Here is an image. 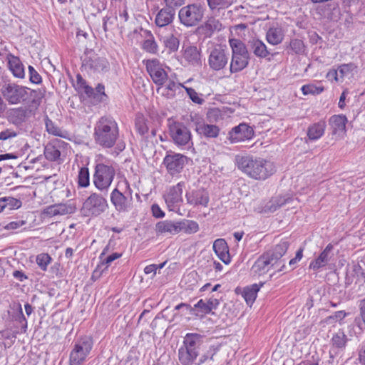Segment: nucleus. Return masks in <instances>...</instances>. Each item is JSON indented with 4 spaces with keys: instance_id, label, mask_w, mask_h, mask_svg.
<instances>
[{
    "instance_id": "f257e3e1",
    "label": "nucleus",
    "mask_w": 365,
    "mask_h": 365,
    "mask_svg": "<svg viewBox=\"0 0 365 365\" xmlns=\"http://www.w3.org/2000/svg\"><path fill=\"white\" fill-rule=\"evenodd\" d=\"M235 163L240 171L256 180H265L277 170L273 162L250 155H237Z\"/></svg>"
},
{
    "instance_id": "f03ea898",
    "label": "nucleus",
    "mask_w": 365,
    "mask_h": 365,
    "mask_svg": "<svg viewBox=\"0 0 365 365\" xmlns=\"http://www.w3.org/2000/svg\"><path fill=\"white\" fill-rule=\"evenodd\" d=\"M289 243L281 241L272 250L262 254L255 262L252 270L258 275L267 272L271 268L277 271H282L284 267V260L282 257L287 252Z\"/></svg>"
},
{
    "instance_id": "7ed1b4c3",
    "label": "nucleus",
    "mask_w": 365,
    "mask_h": 365,
    "mask_svg": "<svg viewBox=\"0 0 365 365\" xmlns=\"http://www.w3.org/2000/svg\"><path fill=\"white\" fill-rule=\"evenodd\" d=\"M119 136L118 123L110 116L101 117L95 124L93 137L96 144L104 148L114 146Z\"/></svg>"
},
{
    "instance_id": "20e7f679",
    "label": "nucleus",
    "mask_w": 365,
    "mask_h": 365,
    "mask_svg": "<svg viewBox=\"0 0 365 365\" xmlns=\"http://www.w3.org/2000/svg\"><path fill=\"white\" fill-rule=\"evenodd\" d=\"M133 190L125 179L120 180L110 194V202L118 212H128L133 208Z\"/></svg>"
},
{
    "instance_id": "39448f33",
    "label": "nucleus",
    "mask_w": 365,
    "mask_h": 365,
    "mask_svg": "<svg viewBox=\"0 0 365 365\" xmlns=\"http://www.w3.org/2000/svg\"><path fill=\"white\" fill-rule=\"evenodd\" d=\"M230 46L232 48L230 71L231 73H237L248 66L250 54L245 43L239 39H230Z\"/></svg>"
},
{
    "instance_id": "423d86ee",
    "label": "nucleus",
    "mask_w": 365,
    "mask_h": 365,
    "mask_svg": "<svg viewBox=\"0 0 365 365\" xmlns=\"http://www.w3.org/2000/svg\"><path fill=\"white\" fill-rule=\"evenodd\" d=\"M205 12V8L201 4H190L179 10L178 19L186 28L195 27L202 21Z\"/></svg>"
},
{
    "instance_id": "0eeeda50",
    "label": "nucleus",
    "mask_w": 365,
    "mask_h": 365,
    "mask_svg": "<svg viewBox=\"0 0 365 365\" xmlns=\"http://www.w3.org/2000/svg\"><path fill=\"white\" fill-rule=\"evenodd\" d=\"M115 175V169L113 165L97 163L93 175V183L101 192H108Z\"/></svg>"
},
{
    "instance_id": "6e6552de",
    "label": "nucleus",
    "mask_w": 365,
    "mask_h": 365,
    "mask_svg": "<svg viewBox=\"0 0 365 365\" xmlns=\"http://www.w3.org/2000/svg\"><path fill=\"white\" fill-rule=\"evenodd\" d=\"M108 209V203L101 194L91 192L84 200L81 212L85 217H97Z\"/></svg>"
},
{
    "instance_id": "1a4fd4ad",
    "label": "nucleus",
    "mask_w": 365,
    "mask_h": 365,
    "mask_svg": "<svg viewBox=\"0 0 365 365\" xmlns=\"http://www.w3.org/2000/svg\"><path fill=\"white\" fill-rule=\"evenodd\" d=\"M1 93L4 98L11 105L19 104L29 99V88L6 81L1 86Z\"/></svg>"
},
{
    "instance_id": "9d476101",
    "label": "nucleus",
    "mask_w": 365,
    "mask_h": 365,
    "mask_svg": "<svg viewBox=\"0 0 365 365\" xmlns=\"http://www.w3.org/2000/svg\"><path fill=\"white\" fill-rule=\"evenodd\" d=\"M93 342L90 336H84L77 339L73 344L69 356L70 365H81L87 359Z\"/></svg>"
},
{
    "instance_id": "9b49d317",
    "label": "nucleus",
    "mask_w": 365,
    "mask_h": 365,
    "mask_svg": "<svg viewBox=\"0 0 365 365\" xmlns=\"http://www.w3.org/2000/svg\"><path fill=\"white\" fill-rule=\"evenodd\" d=\"M169 134L178 146L192 144L190 129L182 123L173 121L169 124Z\"/></svg>"
},
{
    "instance_id": "f8f14e48",
    "label": "nucleus",
    "mask_w": 365,
    "mask_h": 365,
    "mask_svg": "<svg viewBox=\"0 0 365 365\" xmlns=\"http://www.w3.org/2000/svg\"><path fill=\"white\" fill-rule=\"evenodd\" d=\"M229 61V53L220 45H216L209 51L208 66L210 69L219 71L226 67Z\"/></svg>"
},
{
    "instance_id": "ddd939ff",
    "label": "nucleus",
    "mask_w": 365,
    "mask_h": 365,
    "mask_svg": "<svg viewBox=\"0 0 365 365\" xmlns=\"http://www.w3.org/2000/svg\"><path fill=\"white\" fill-rule=\"evenodd\" d=\"M187 158L180 153L167 152L163 160V165L165 166L168 173L175 177L178 175L183 170Z\"/></svg>"
},
{
    "instance_id": "4468645a",
    "label": "nucleus",
    "mask_w": 365,
    "mask_h": 365,
    "mask_svg": "<svg viewBox=\"0 0 365 365\" xmlns=\"http://www.w3.org/2000/svg\"><path fill=\"white\" fill-rule=\"evenodd\" d=\"M185 185V182H179L176 185L170 187L164 194L163 198L170 211L175 212L180 209L182 202V195Z\"/></svg>"
},
{
    "instance_id": "2eb2a0df",
    "label": "nucleus",
    "mask_w": 365,
    "mask_h": 365,
    "mask_svg": "<svg viewBox=\"0 0 365 365\" xmlns=\"http://www.w3.org/2000/svg\"><path fill=\"white\" fill-rule=\"evenodd\" d=\"M146 70L153 82L158 86H163L168 80V74L160 61L156 59H149L145 61Z\"/></svg>"
},
{
    "instance_id": "dca6fc26",
    "label": "nucleus",
    "mask_w": 365,
    "mask_h": 365,
    "mask_svg": "<svg viewBox=\"0 0 365 365\" xmlns=\"http://www.w3.org/2000/svg\"><path fill=\"white\" fill-rule=\"evenodd\" d=\"M228 135L231 143H238L251 139L254 135V130L248 125L240 123L239 125L234 127Z\"/></svg>"
},
{
    "instance_id": "f3484780",
    "label": "nucleus",
    "mask_w": 365,
    "mask_h": 365,
    "mask_svg": "<svg viewBox=\"0 0 365 365\" xmlns=\"http://www.w3.org/2000/svg\"><path fill=\"white\" fill-rule=\"evenodd\" d=\"M185 198L187 203L193 207L202 206L206 207L210 201L208 192L202 188L187 192Z\"/></svg>"
},
{
    "instance_id": "a211bd4d",
    "label": "nucleus",
    "mask_w": 365,
    "mask_h": 365,
    "mask_svg": "<svg viewBox=\"0 0 365 365\" xmlns=\"http://www.w3.org/2000/svg\"><path fill=\"white\" fill-rule=\"evenodd\" d=\"M292 200L293 198L289 194L273 197L262 207L260 212L263 214L272 213Z\"/></svg>"
},
{
    "instance_id": "6ab92c4d",
    "label": "nucleus",
    "mask_w": 365,
    "mask_h": 365,
    "mask_svg": "<svg viewBox=\"0 0 365 365\" xmlns=\"http://www.w3.org/2000/svg\"><path fill=\"white\" fill-rule=\"evenodd\" d=\"M31 115V110L24 107L11 108L7 112V119L12 124L19 126Z\"/></svg>"
},
{
    "instance_id": "aec40b11",
    "label": "nucleus",
    "mask_w": 365,
    "mask_h": 365,
    "mask_svg": "<svg viewBox=\"0 0 365 365\" xmlns=\"http://www.w3.org/2000/svg\"><path fill=\"white\" fill-rule=\"evenodd\" d=\"M175 16V11L165 6L158 11L155 24L158 27H165L173 22Z\"/></svg>"
},
{
    "instance_id": "412c9836",
    "label": "nucleus",
    "mask_w": 365,
    "mask_h": 365,
    "mask_svg": "<svg viewBox=\"0 0 365 365\" xmlns=\"http://www.w3.org/2000/svg\"><path fill=\"white\" fill-rule=\"evenodd\" d=\"M220 302L217 299L210 297L208 299H200L193 307L195 308V312L197 316H203L211 313L213 309H216Z\"/></svg>"
},
{
    "instance_id": "4be33fe9",
    "label": "nucleus",
    "mask_w": 365,
    "mask_h": 365,
    "mask_svg": "<svg viewBox=\"0 0 365 365\" xmlns=\"http://www.w3.org/2000/svg\"><path fill=\"white\" fill-rule=\"evenodd\" d=\"M155 230L157 234L161 235H174L180 232L178 221L174 222L172 220H163L157 222Z\"/></svg>"
},
{
    "instance_id": "5701e85b",
    "label": "nucleus",
    "mask_w": 365,
    "mask_h": 365,
    "mask_svg": "<svg viewBox=\"0 0 365 365\" xmlns=\"http://www.w3.org/2000/svg\"><path fill=\"white\" fill-rule=\"evenodd\" d=\"M85 66L89 67L94 72L106 73L110 69V64L103 57L93 56L86 61Z\"/></svg>"
},
{
    "instance_id": "b1692460",
    "label": "nucleus",
    "mask_w": 365,
    "mask_h": 365,
    "mask_svg": "<svg viewBox=\"0 0 365 365\" xmlns=\"http://www.w3.org/2000/svg\"><path fill=\"white\" fill-rule=\"evenodd\" d=\"M332 250L333 245L329 244L325 247V249L321 252L319 257L311 262L309 264V269H312L313 270H318L320 268L325 267L331 259V252Z\"/></svg>"
},
{
    "instance_id": "393cba45",
    "label": "nucleus",
    "mask_w": 365,
    "mask_h": 365,
    "mask_svg": "<svg viewBox=\"0 0 365 365\" xmlns=\"http://www.w3.org/2000/svg\"><path fill=\"white\" fill-rule=\"evenodd\" d=\"M347 118L344 115H334L329 120V123L331 129L332 135H341L346 132V124Z\"/></svg>"
},
{
    "instance_id": "a878e982",
    "label": "nucleus",
    "mask_w": 365,
    "mask_h": 365,
    "mask_svg": "<svg viewBox=\"0 0 365 365\" xmlns=\"http://www.w3.org/2000/svg\"><path fill=\"white\" fill-rule=\"evenodd\" d=\"M222 25L219 19L215 17H210L199 27L200 32L207 38H210L215 31H220Z\"/></svg>"
},
{
    "instance_id": "bb28decb",
    "label": "nucleus",
    "mask_w": 365,
    "mask_h": 365,
    "mask_svg": "<svg viewBox=\"0 0 365 365\" xmlns=\"http://www.w3.org/2000/svg\"><path fill=\"white\" fill-rule=\"evenodd\" d=\"M84 92L89 98H93L95 103L104 102L108 98L105 93V86L102 83H98L95 88L89 86H85Z\"/></svg>"
},
{
    "instance_id": "cd10ccee",
    "label": "nucleus",
    "mask_w": 365,
    "mask_h": 365,
    "mask_svg": "<svg viewBox=\"0 0 365 365\" xmlns=\"http://www.w3.org/2000/svg\"><path fill=\"white\" fill-rule=\"evenodd\" d=\"M187 346L182 345L178 349V359L182 365H192L199 356V351H195Z\"/></svg>"
},
{
    "instance_id": "c85d7f7f",
    "label": "nucleus",
    "mask_w": 365,
    "mask_h": 365,
    "mask_svg": "<svg viewBox=\"0 0 365 365\" xmlns=\"http://www.w3.org/2000/svg\"><path fill=\"white\" fill-rule=\"evenodd\" d=\"M213 250L218 257L226 264L230 262L229 249L226 241L220 238L213 243Z\"/></svg>"
},
{
    "instance_id": "c756f323",
    "label": "nucleus",
    "mask_w": 365,
    "mask_h": 365,
    "mask_svg": "<svg viewBox=\"0 0 365 365\" xmlns=\"http://www.w3.org/2000/svg\"><path fill=\"white\" fill-rule=\"evenodd\" d=\"M248 46L250 51L258 58H265L270 52L265 43L257 38H252L248 41Z\"/></svg>"
},
{
    "instance_id": "7c9ffc66",
    "label": "nucleus",
    "mask_w": 365,
    "mask_h": 365,
    "mask_svg": "<svg viewBox=\"0 0 365 365\" xmlns=\"http://www.w3.org/2000/svg\"><path fill=\"white\" fill-rule=\"evenodd\" d=\"M327 127V123L324 120H319L310 125L307 131L308 140L315 141L319 140L323 136Z\"/></svg>"
},
{
    "instance_id": "2f4dec72",
    "label": "nucleus",
    "mask_w": 365,
    "mask_h": 365,
    "mask_svg": "<svg viewBox=\"0 0 365 365\" xmlns=\"http://www.w3.org/2000/svg\"><path fill=\"white\" fill-rule=\"evenodd\" d=\"M220 128L218 126L204 123H197L195 127V131L202 137L206 138H215L219 135Z\"/></svg>"
},
{
    "instance_id": "473e14b6",
    "label": "nucleus",
    "mask_w": 365,
    "mask_h": 365,
    "mask_svg": "<svg viewBox=\"0 0 365 365\" xmlns=\"http://www.w3.org/2000/svg\"><path fill=\"white\" fill-rule=\"evenodd\" d=\"M284 38V31L279 26L270 27L266 34L267 42L272 45H278L281 43Z\"/></svg>"
},
{
    "instance_id": "72a5a7b5",
    "label": "nucleus",
    "mask_w": 365,
    "mask_h": 365,
    "mask_svg": "<svg viewBox=\"0 0 365 365\" xmlns=\"http://www.w3.org/2000/svg\"><path fill=\"white\" fill-rule=\"evenodd\" d=\"M203 342V336L197 333H187L184 337L182 344L189 349L200 352V346Z\"/></svg>"
},
{
    "instance_id": "f704fd0d",
    "label": "nucleus",
    "mask_w": 365,
    "mask_h": 365,
    "mask_svg": "<svg viewBox=\"0 0 365 365\" xmlns=\"http://www.w3.org/2000/svg\"><path fill=\"white\" fill-rule=\"evenodd\" d=\"M8 65L10 71L16 78H24V67L18 57L11 55L9 58Z\"/></svg>"
},
{
    "instance_id": "c9c22d12",
    "label": "nucleus",
    "mask_w": 365,
    "mask_h": 365,
    "mask_svg": "<svg viewBox=\"0 0 365 365\" xmlns=\"http://www.w3.org/2000/svg\"><path fill=\"white\" fill-rule=\"evenodd\" d=\"M44 121L46 130L49 134L63 138H68V132L58 127L47 115L44 118Z\"/></svg>"
},
{
    "instance_id": "e433bc0d",
    "label": "nucleus",
    "mask_w": 365,
    "mask_h": 365,
    "mask_svg": "<svg viewBox=\"0 0 365 365\" xmlns=\"http://www.w3.org/2000/svg\"><path fill=\"white\" fill-rule=\"evenodd\" d=\"M263 284H254L250 287H247L244 289L242 297L245 298L247 304H252L257 297V294Z\"/></svg>"
},
{
    "instance_id": "4c0bfd02",
    "label": "nucleus",
    "mask_w": 365,
    "mask_h": 365,
    "mask_svg": "<svg viewBox=\"0 0 365 365\" xmlns=\"http://www.w3.org/2000/svg\"><path fill=\"white\" fill-rule=\"evenodd\" d=\"M183 56L185 59L192 65L200 63V53L196 46L187 47Z\"/></svg>"
},
{
    "instance_id": "58836bf2",
    "label": "nucleus",
    "mask_w": 365,
    "mask_h": 365,
    "mask_svg": "<svg viewBox=\"0 0 365 365\" xmlns=\"http://www.w3.org/2000/svg\"><path fill=\"white\" fill-rule=\"evenodd\" d=\"M180 87H184L180 83H177L172 80H169L165 85V87L158 88L157 91L159 92L162 90V95L168 98H172L175 96L177 90L180 89Z\"/></svg>"
},
{
    "instance_id": "ea45409f",
    "label": "nucleus",
    "mask_w": 365,
    "mask_h": 365,
    "mask_svg": "<svg viewBox=\"0 0 365 365\" xmlns=\"http://www.w3.org/2000/svg\"><path fill=\"white\" fill-rule=\"evenodd\" d=\"M178 224H179V228H180V232H184L186 234L195 233L199 230V225L195 221H178Z\"/></svg>"
},
{
    "instance_id": "a19ab883",
    "label": "nucleus",
    "mask_w": 365,
    "mask_h": 365,
    "mask_svg": "<svg viewBox=\"0 0 365 365\" xmlns=\"http://www.w3.org/2000/svg\"><path fill=\"white\" fill-rule=\"evenodd\" d=\"M44 214L50 217L56 216L58 215H66L68 213V209L65 205L57 204L48 206L44 209Z\"/></svg>"
},
{
    "instance_id": "79ce46f5",
    "label": "nucleus",
    "mask_w": 365,
    "mask_h": 365,
    "mask_svg": "<svg viewBox=\"0 0 365 365\" xmlns=\"http://www.w3.org/2000/svg\"><path fill=\"white\" fill-rule=\"evenodd\" d=\"M45 158L49 161H56L61 156L60 150L53 144L48 143L44 148Z\"/></svg>"
},
{
    "instance_id": "37998d69",
    "label": "nucleus",
    "mask_w": 365,
    "mask_h": 365,
    "mask_svg": "<svg viewBox=\"0 0 365 365\" xmlns=\"http://www.w3.org/2000/svg\"><path fill=\"white\" fill-rule=\"evenodd\" d=\"M163 42L170 52H175L178 51L180 41L178 38L174 35L170 34L163 37Z\"/></svg>"
},
{
    "instance_id": "c03bdc74",
    "label": "nucleus",
    "mask_w": 365,
    "mask_h": 365,
    "mask_svg": "<svg viewBox=\"0 0 365 365\" xmlns=\"http://www.w3.org/2000/svg\"><path fill=\"white\" fill-rule=\"evenodd\" d=\"M78 185L81 187H87L90 185V174L88 168L82 167L78 175Z\"/></svg>"
},
{
    "instance_id": "a18cd8bd",
    "label": "nucleus",
    "mask_w": 365,
    "mask_h": 365,
    "mask_svg": "<svg viewBox=\"0 0 365 365\" xmlns=\"http://www.w3.org/2000/svg\"><path fill=\"white\" fill-rule=\"evenodd\" d=\"M147 33L150 38L143 41L142 48L145 51L155 54L158 52V44L152 34L150 31H148Z\"/></svg>"
},
{
    "instance_id": "49530a36",
    "label": "nucleus",
    "mask_w": 365,
    "mask_h": 365,
    "mask_svg": "<svg viewBox=\"0 0 365 365\" xmlns=\"http://www.w3.org/2000/svg\"><path fill=\"white\" fill-rule=\"evenodd\" d=\"M347 341V337L343 331H339L334 334L331 338L332 345L338 349H343L345 347Z\"/></svg>"
},
{
    "instance_id": "de8ad7c7",
    "label": "nucleus",
    "mask_w": 365,
    "mask_h": 365,
    "mask_svg": "<svg viewBox=\"0 0 365 365\" xmlns=\"http://www.w3.org/2000/svg\"><path fill=\"white\" fill-rule=\"evenodd\" d=\"M208 6L211 11L220 10L227 8L231 5V0H207Z\"/></svg>"
},
{
    "instance_id": "09e8293b",
    "label": "nucleus",
    "mask_w": 365,
    "mask_h": 365,
    "mask_svg": "<svg viewBox=\"0 0 365 365\" xmlns=\"http://www.w3.org/2000/svg\"><path fill=\"white\" fill-rule=\"evenodd\" d=\"M52 259L47 253H41L36 256V263L43 271L47 270L48 265L51 263Z\"/></svg>"
},
{
    "instance_id": "8fccbe9b",
    "label": "nucleus",
    "mask_w": 365,
    "mask_h": 365,
    "mask_svg": "<svg viewBox=\"0 0 365 365\" xmlns=\"http://www.w3.org/2000/svg\"><path fill=\"white\" fill-rule=\"evenodd\" d=\"M4 202L5 204V210H15L19 208L22 203L20 200L12 197H3Z\"/></svg>"
},
{
    "instance_id": "3c124183",
    "label": "nucleus",
    "mask_w": 365,
    "mask_h": 365,
    "mask_svg": "<svg viewBox=\"0 0 365 365\" xmlns=\"http://www.w3.org/2000/svg\"><path fill=\"white\" fill-rule=\"evenodd\" d=\"M135 128L141 135H144L148 131L145 119L143 115H138L135 118Z\"/></svg>"
},
{
    "instance_id": "603ef678",
    "label": "nucleus",
    "mask_w": 365,
    "mask_h": 365,
    "mask_svg": "<svg viewBox=\"0 0 365 365\" xmlns=\"http://www.w3.org/2000/svg\"><path fill=\"white\" fill-rule=\"evenodd\" d=\"M302 92L304 95H317L321 93L324 91L323 87L317 86L314 84L304 85L302 88Z\"/></svg>"
},
{
    "instance_id": "864d4df0",
    "label": "nucleus",
    "mask_w": 365,
    "mask_h": 365,
    "mask_svg": "<svg viewBox=\"0 0 365 365\" xmlns=\"http://www.w3.org/2000/svg\"><path fill=\"white\" fill-rule=\"evenodd\" d=\"M289 46L296 54H302L304 51V44L302 40L294 38L291 40Z\"/></svg>"
},
{
    "instance_id": "5fc2aeb1",
    "label": "nucleus",
    "mask_w": 365,
    "mask_h": 365,
    "mask_svg": "<svg viewBox=\"0 0 365 365\" xmlns=\"http://www.w3.org/2000/svg\"><path fill=\"white\" fill-rule=\"evenodd\" d=\"M19 132L12 129L6 128L0 132V141H6L16 138Z\"/></svg>"
},
{
    "instance_id": "6e6d98bb",
    "label": "nucleus",
    "mask_w": 365,
    "mask_h": 365,
    "mask_svg": "<svg viewBox=\"0 0 365 365\" xmlns=\"http://www.w3.org/2000/svg\"><path fill=\"white\" fill-rule=\"evenodd\" d=\"M355 68V66L354 63H347L342 64L338 67L336 69L341 79H343L344 76L348 75L350 72H351Z\"/></svg>"
},
{
    "instance_id": "4d7b16f0",
    "label": "nucleus",
    "mask_w": 365,
    "mask_h": 365,
    "mask_svg": "<svg viewBox=\"0 0 365 365\" xmlns=\"http://www.w3.org/2000/svg\"><path fill=\"white\" fill-rule=\"evenodd\" d=\"M46 93L45 88H38V90L29 89V97H33V101L35 103H40L41 99L44 97Z\"/></svg>"
},
{
    "instance_id": "13d9d810",
    "label": "nucleus",
    "mask_w": 365,
    "mask_h": 365,
    "mask_svg": "<svg viewBox=\"0 0 365 365\" xmlns=\"http://www.w3.org/2000/svg\"><path fill=\"white\" fill-rule=\"evenodd\" d=\"M185 88L187 94L192 102L197 104H202L204 102V100L199 96L198 93L195 91V89L192 88Z\"/></svg>"
},
{
    "instance_id": "bf43d9fd",
    "label": "nucleus",
    "mask_w": 365,
    "mask_h": 365,
    "mask_svg": "<svg viewBox=\"0 0 365 365\" xmlns=\"http://www.w3.org/2000/svg\"><path fill=\"white\" fill-rule=\"evenodd\" d=\"M29 78L30 81L33 83H40L41 82V77L38 73L34 68L33 66H29Z\"/></svg>"
},
{
    "instance_id": "052dcab7",
    "label": "nucleus",
    "mask_w": 365,
    "mask_h": 365,
    "mask_svg": "<svg viewBox=\"0 0 365 365\" xmlns=\"http://www.w3.org/2000/svg\"><path fill=\"white\" fill-rule=\"evenodd\" d=\"M361 263L364 266V267L358 264L354 266V272L357 275V277H361L362 280L365 282V258L361 260Z\"/></svg>"
},
{
    "instance_id": "680f3d73",
    "label": "nucleus",
    "mask_w": 365,
    "mask_h": 365,
    "mask_svg": "<svg viewBox=\"0 0 365 365\" xmlns=\"http://www.w3.org/2000/svg\"><path fill=\"white\" fill-rule=\"evenodd\" d=\"M165 6L173 9L174 11L176 10V9L180 7L181 6L185 4V0H163Z\"/></svg>"
},
{
    "instance_id": "e2e57ef3",
    "label": "nucleus",
    "mask_w": 365,
    "mask_h": 365,
    "mask_svg": "<svg viewBox=\"0 0 365 365\" xmlns=\"http://www.w3.org/2000/svg\"><path fill=\"white\" fill-rule=\"evenodd\" d=\"M151 212L155 218H163L165 217V212L161 210L158 204H153L151 206Z\"/></svg>"
},
{
    "instance_id": "0e129e2a",
    "label": "nucleus",
    "mask_w": 365,
    "mask_h": 365,
    "mask_svg": "<svg viewBox=\"0 0 365 365\" xmlns=\"http://www.w3.org/2000/svg\"><path fill=\"white\" fill-rule=\"evenodd\" d=\"M121 255H122L121 254H119L117 252L113 253L112 255L108 256L104 259H103L102 264H106V266L108 267L111 264L112 262L120 258L121 257Z\"/></svg>"
},
{
    "instance_id": "69168bd1",
    "label": "nucleus",
    "mask_w": 365,
    "mask_h": 365,
    "mask_svg": "<svg viewBox=\"0 0 365 365\" xmlns=\"http://www.w3.org/2000/svg\"><path fill=\"white\" fill-rule=\"evenodd\" d=\"M26 222L25 220H19V221L11 222L5 226V229L16 230V229L19 228L20 227L26 225Z\"/></svg>"
},
{
    "instance_id": "338daca9",
    "label": "nucleus",
    "mask_w": 365,
    "mask_h": 365,
    "mask_svg": "<svg viewBox=\"0 0 365 365\" xmlns=\"http://www.w3.org/2000/svg\"><path fill=\"white\" fill-rule=\"evenodd\" d=\"M115 20V18H110L106 16L103 19V29L105 32H107L109 30L110 25L113 24L114 23V21Z\"/></svg>"
},
{
    "instance_id": "774afa93",
    "label": "nucleus",
    "mask_w": 365,
    "mask_h": 365,
    "mask_svg": "<svg viewBox=\"0 0 365 365\" xmlns=\"http://www.w3.org/2000/svg\"><path fill=\"white\" fill-rule=\"evenodd\" d=\"M157 269H158L157 264H152L148 265L145 267L144 272L146 274L153 273V277H154L156 274Z\"/></svg>"
}]
</instances>
